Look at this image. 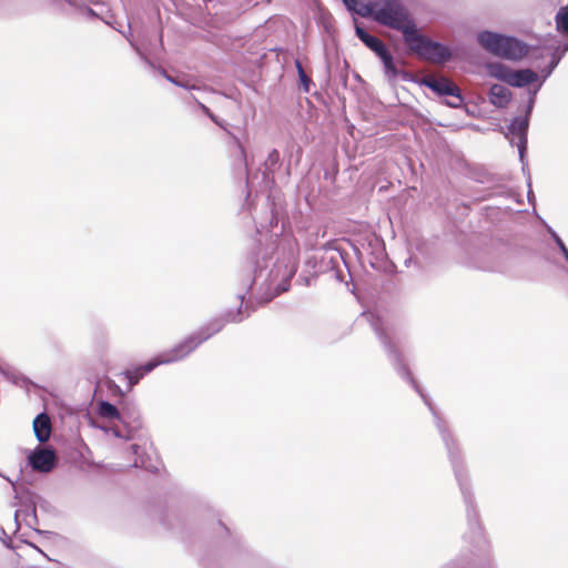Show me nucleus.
<instances>
[{
	"instance_id": "obj_1",
	"label": "nucleus",
	"mask_w": 568,
	"mask_h": 568,
	"mask_svg": "<svg viewBox=\"0 0 568 568\" xmlns=\"http://www.w3.org/2000/svg\"><path fill=\"white\" fill-rule=\"evenodd\" d=\"M373 19L381 24L400 31L404 39L416 27L398 0H376Z\"/></svg>"
},
{
	"instance_id": "obj_2",
	"label": "nucleus",
	"mask_w": 568,
	"mask_h": 568,
	"mask_svg": "<svg viewBox=\"0 0 568 568\" xmlns=\"http://www.w3.org/2000/svg\"><path fill=\"white\" fill-rule=\"evenodd\" d=\"M220 328H221V326H217L210 334H206L205 336H203L201 338L191 336L183 344H181L176 348H174L171 353L161 355L159 358L151 361L134 371H128L125 373V376L129 379L130 388H132L133 385H135L140 381V378L143 377L144 374L150 373L158 365L182 359L190 352H192L197 345H200L203 341L209 338L212 334L219 332Z\"/></svg>"
},
{
	"instance_id": "obj_3",
	"label": "nucleus",
	"mask_w": 568,
	"mask_h": 568,
	"mask_svg": "<svg viewBox=\"0 0 568 568\" xmlns=\"http://www.w3.org/2000/svg\"><path fill=\"white\" fill-rule=\"evenodd\" d=\"M405 42L412 51L433 63H444L452 58V52L446 45L420 36L416 27L405 38Z\"/></svg>"
},
{
	"instance_id": "obj_4",
	"label": "nucleus",
	"mask_w": 568,
	"mask_h": 568,
	"mask_svg": "<svg viewBox=\"0 0 568 568\" xmlns=\"http://www.w3.org/2000/svg\"><path fill=\"white\" fill-rule=\"evenodd\" d=\"M420 83L438 95L452 97V100L446 101L447 105L459 108L463 104V98L458 87L447 78L426 75L422 79Z\"/></svg>"
},
{
	"instance_id": "obj_5",
	"label": "nucleus",
	"mask_w": 568,
	"mask_h": 568,
	"mask_svg": "<svg viewBox=\"0 0 568 568\" xmlns=\"http://www.w3.org/2000/svg\"><path fill=\"white\" fill-rule=\"evenodd\" d=\"M356 34L372 51H374L381 58L387 78L390 80L395 79L398 74V71L393 62L392 55L385 48L384 43L378 38L368 34L359 26H356Z\"/></svg>"
},
{
	"instance_id": "obj_6",
	"label": "nucleus",
	"mask_w": 568,
	"mask_h": 568,
	"mask_svg": "<svg viewBox=\"0 0 568 568\" xmlns=\"http://www.w3.org/2000/svg\"><path fill=\"white\" fill-rule=\"evenodd\" d=\"M57 457L52 449L38 448L29 456L31 467L40 473H49L55 466Z\"/></svg>"
},
{
	"instance_id": "obj_7",
	"label": "nucleus",
	"mask_w": 568,
	"mask_h": 568,
	"mask_svg": "<svg viewBox=\"0 0 568 568\" xmlns=\"http://www.w3.org/2000/svg\"><path fill=\"white\" fill-rule=\"evenodd\" d=\"M527 129H528V119L527 118H524V119L517 118L508 126V131L513 136L510 139V142L518 146L520 158L524 156V152H525L526 144H527Z\"/></svg>"
},
{
	"instance_id": "obj_8",
	"label": "nucleus",
	"mask_w": 568,
	"mask_h": 568,
	"mask_svg": "<svg viewBox=\"0 0 568 568\" xmlns=\"http://www.w3.org/2000/svg\"><path fill=\"white\" fill-rule=\"evenodd\" d=\"M506 39L507 43L500 44V52L496 53L497 57L508 60H519L527 54L528 50L525 43L513 37L506 36Z\"/></svg>"
},
{
	"instance_id": "obj_9",
	"label": "nucleus",
	"mask_w": 568,
	"mask_h": 568,
	"mask_svg": "<svg viewBox=\"0 0 568 568\" xmlns=\"http://www.w3.org/2000/svg\"><path fill=\"white\" fill-rule=\"evenodd\" d=\"M477 40L479 44L489 53L496 55V53H499L500 44L507 43L506 36L495 33L491 31H483L478 33Z\"/></svg>"
},
{
	"instance_id": "obj_10",
	"label": "nucleus",
	"mask_w": 568,
	"mask_h": 568,
	"mask_svg": "<svg viewBox=\"0 0 568 568\" xmlns=\"http://www.w3.org/2000/svg\"><path fill=\"white\" fill-rule=\"evenodd\" d=\"M51 420L45 413L39 414L33 420V432L40 443H45L51 436Z\"/></svg>"
},
{
	"instance_id": "obj_11",
	"label": "nucleus",
	"mask_w": 568,
	"mask_h": 568,
	"mask_svg": "<svg viewBox=\"0 0 568 568\" xmlns=\"http://www.w3.org/2000/svg\"><path fill=\"white\" fill-rule=\"evenodd\" d=\"M538 75L535 71L530 69H524V70H513L510 73L509 82L508 84L516 88H523L526 87L535 81H537Z\"/></svg>"
},
{
	"instance_id": "obj_12",
	"label": "nucleus",
	"mask_w": 568,
	"mask_h": 568,
	"mask_svg": "<svg viewBox=\"0 0 568 568\" xmlns=\"http://www.w3.org/2000/svg\"><path fill=\"white\" fill-rule=\"evenodd\" d=\"M510 90L501 84H494L489 91V100L497 108H505L510 101Z\"/></svg>"
},
{
	"instance_id": "obj_13",
	"label": "nucleus",
	"mask_w": 568,
	"mask_h": 568,
	"mask_svg": "<svg viewBox=\"0 0 568 568\" xmlns=\"http://www.w3.org/2000/svg\"><path fill=\"white\" fill-rule=\"evenodd\" d=\"M346 8L356 14L367 18L374 17L375 1L364 2L363 0H343Z\"/></svg>"
},
{
	"instance_id": "obj_14",
	"label": "nucleus",
	"mask_w": 568,
	"mask_h": 568,
	"mask_svg": "<svg viewBox=\"0 0 568 568\" xmlns=\"http://www.w3.org/2000/svg\"><path fill=\"white\" fill-rule=\"evenodd\" d=\"M98 414L101 418L103 419H106L109 422H113V420H120V422H123V417L121 415V413L119 412V409L108 403V402H99L98 404Z\"/></svg>"
},
{
	"instance_id": "obj_15",
	"label": "nucleus",
	"mask_w": 568,
	"mask_h": 568,
	"mask_svg": "<svg viewBox=\"0 0 568 568\" xmlns=\"http://www.w3.org/2000/svg\"><path fill=\"white\" fill-rule=\"evenodd\" d=\"M487 72L491 78L498 79L506 83L509 82L511 69L504 63L494 62L487 64Z\"/></svg>"
},
{
	"instance_id": "obj_16",
	"label": "nucleus",
	"mask_w": 568,
	"mask_h": 568,
	"mask_svg": "<svg viewBox=\"0 0 568 568\" xmlns=\"http://www.w3.org/2000/svg\"><path fill=\"white\" fill-rule=\"evenodd\" d=\"M163 75L165 77V79L172 83H174L175 85L178 87H181L183 89H186V90H197L200 89V85L197 84L196 81L190 79V78H186V77H176V78H173L169 74L165 73V71H163Z\"/></svg>"
},
{
	"instance_id": "obj_17",
	"label": "nucleus",
	"mask_w": 568,
	"mask_h": 568,
	"mask_svg": "<svg viewBox=\"0 0 568 568\" xmlns=\"http://www.w3.org/2000/svg\"><path fill=\"white\" fill-rule=\"evenodd\" d=\"M557 29L564 33H568V6L561 8L556 16Z\"/></svg>"
},
{
	"instance_id": "obj_18",
	"label": "nucleus",
	"mask_w": 568,
	"mask_h": 568,
	"mask_svg": "<svg viewBox=\"0 0 568 568\" xmlns=\"http://www.w3.org/2000/svg\"><path fill=\"white\" fill-rule=\"evenodd\" d=\"M548 231L551 234L552 239L555 240L556 244L558 245L559 250L564 254L565 258L568 261V248L566 247L565 243L555 231H552L551 229H549Z\"/></svg>"
},
{
	"instance_id": "obj_19",
	"label": "nucleus",
	"mask_w": 568,
	"mask_h": 568,
	"mask_svg": "<svg viewBox=\"0 0 568 568\" xmlns=\"http://www.w3.org/2000/svg\"><path fill=\"white\" fill-rule=\"evenodd\" d=\"M296 68H297V71H298L300 80L303 83L305 91H308L310 79L306 75V73L304 72L303 67H302L300 61H296Z\"/></svg>"
},
{
	"instance_id": "obj_20",
	"label": "nucleus",
	"mask_w": 568,
	"mask_h": 568,
	"mask_svg": "<svg viewBox=\"0 0 568 568\" xmlns=\"http://www.w3.org/2000/svg\"><path fill=\"white\" fill-rule=\"evenodd\" d=\"M536 91H534L529 99L528 113L531 111L535 101Z\"/></svg>"
},
{
	"instance_id": "obj_21",
	"label": "nucleus",
	"mask_w": 568,
	"mask_h": 568,
	"mask_svg": "<svg viewBox=\"0 0 568 568\" xmlns=\"http://www.w3.org/2000/svg\"><path fill=\"white\" fill-rule=\"evenodd\" d=\"M558 61H559L558 59H557V60H556V59H554V60H552V62H551V68H550V70L547 72V74H546L545 77H548V75L551 73L552 69L558 64Z\"/></svg>"
},
{
	"instance_id": "obj_22",
	"label": "nucleus",
	"mask_w": 568,
	"mask_h": 568,
	"mask_svg": "<svg viewBox=\"0 0 568 568\" xmlns=\"http://www.w3.org/2000/svg\"><path fill=\"white\" fill-rule=\"evenodd\" d=\"M207 116H209L212 121H214L216 124H219L220 126H222V124L219 122V120L216 119V116H215L212 112H210V114H207Z\"/></svg>"
},
{
	"instance_id": "obj_23",
	"label": "nucleus",
	"mask_w": 568,
	"mask_h": 568,
	"mask_svg": "<svg viewBox=\"0 0 568 568\" xmlns=\"http://www.w3.org/2000/svg\"><path fill=\"white\" fill-rule=\"evenodd\" d=\"M200 108L203 110V112L207 115L210 114V109L207 106H205L204 104L200 103Z\"/></svg>"
},
{
	"instance_id": "obj_24",
	"label": "nucleus",
	"mask_w": 568,
	"mask_h": 568,
	"mask_svg": "<svg viewBox=\"0 0 568 568\" xmlns=\"http://www.w3.org/2000/svg\"><path fill=\"white\" fill-rule=\"evenodd\" d=\"M112 433H113V435L115 437H120L121 436L119 429H116V428H112Z\"/></svg>"
},
{
	"instance_id": "obj_25",
	"label": "nucleus",
	"mask_w": 568,
	"mask_h": 568,
	"mask_svg": "<svg viewBox=\"0 0 568 568\" xmlns=\"http://www.w3.org/2000/svg\"><path fill=\"white\" fill-rule=\"evenodd\" d=\"M420 395H422L425 404L428 405L430 409H433L432 406H430V403L428 402V399L422 393H420Z\"/></svg>"
},
{
	"instance_id": "obj_26",
	"label": "nucleus",
	"mask_w": 568,
	"mask_h": 568,
	"mask_svg": "<svg viewBox=\"0 0 568 568\" xmlns=\"http://www.w3.org/2000/svg\"><path fill=\"white\" fill-rule=\"evenodd\" d=\"M286 290H287L286 285H280L278 286V292H285Z\"/></svg>"
},
{
	"instance_id": "obj_27",
	"label": "nucleus",
	"mask_w": 568,
	"mask_h": 568,
	"mask_svg": "<svg viewBox=\"0 0 568 568\" xmlns=\"http://www.w3.org/2000/svg\"><path fill=\"white\" fill-rule=\"evenodd\" d=\"M412 384L414 385L415 389L420 393V390L418 389V386L415 385L414 381H412Z\"/></svg>"
},
{
	"instance_id": "obj_28",
	"label": "nucleus",
	"mask_w": 568,
	"mask_h": 568,
	"mask_svg": "<svg viewBox=\"0 0 568 568\" xmlns=\"http://www.w3.org/2000/svg\"><path fill=\"white\" fill-rule=\"evenodd\" d=\"M132 449H133V453L135 454V453H136V449H138V446H136V445H133V446H132Z\"/></svg>"
},
{
	"instance_id": "obj_29",
	"label": "nucleus",
	"mask_w": 568,
	"mask_h": 568,
	"mask_svg": "<svg viewBox=\"0 0 568 568\" xmlns=\"http://www.w3.org/2000/svg\"><path fill=\"white\" fill-rule=\"evenodd\" d=\"M134 466H143V464H139L138 460H135Z\"/></svg>"
},
{
	"instance_id": "obj_30",
	"label": "nucleus",
	"mask_w": 568,
	"mask_h": 568,
	"mask_svg": "<svg viewBox=\"0 0 568 568\" xmlns=\"http://www.w3.org/2000/svg\"><path fill=\"white\" fill-rule=\"evenodd\" d=\"M293 274H294V271L291 270L290 273H288V276L291 277Z\"/></svg>"
},
{
	"instance_id": "obj_31",
	"label": "nucleus",
	"mask_w": 568,
	"mask_h": 568,
	"mask_svg": "<svg viewBox=\"0 0 568 568\" xmlns=\"http://www.w3.org/2000/svg\"><path fill=\"white\" fill-rule=\"evenodd\" d=\"M50 560L59 561V559H58V558H50Z\"/></svg>"
}]
</instances>
